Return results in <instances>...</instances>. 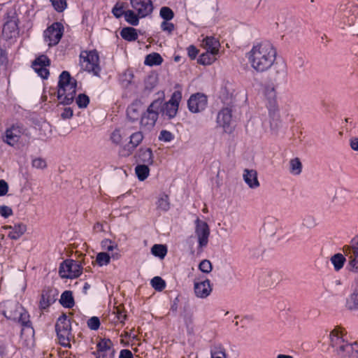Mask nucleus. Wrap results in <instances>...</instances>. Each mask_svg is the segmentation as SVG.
<instances>
[{
  "label": "nucleus",
  "mask_w": 358,
  "mask_h": 358,
  "mask_svg": "<svg viewBox=\"0 0 358 358\" xmlns=\"http://www.w3.org/2000/svg\"><path fill=\"white\" fill-rule=\"evenodd\" d=\"M277 50L268 41L254 44L246 54L251 67L257 73H264L270 69L276 59Z\"/></svg>",
  "instance_id": "f257e3e1"
},
{
  "label": "nucleus",
  "mask_w": 358,
  "mask_h": 358,
  "mask_svg": "<svg viewBox=\"0 0 358 358\" xmlns=\"http://www.w3.org/2000/svg\"><path fill=\"white\" fill-rule=\"evenodd\" d=\"M77 80L67 71H63L59 76L57 99L60 104L68 106L73 103L76 94Z\"/></svg>",
  "instance_id": "f03ea898"
},
{
  "label": "nucleus",
  "mask_w": 358,
  "mask_h": 358,
  "mask_svg": "<svg viewBox=\"0 0 358 358\" xmlns=\"http://www.w3.org/2000/svg\"><path fill=\"white\" fill-rule=\"evenodd\" d=\"M71 323L65 313L59 317L55 324V331L61 345L71 348L70 341L72 336Z\"/></svg>",
  "instance_id": "7ed1b4c3"
},
{
  "label": "nucleus",
  "mask_w": 358,
  "mask_h": 358,
  "mask_svg": "<svg viewBox=\"0 0 358 358\" xmlns=\"http://www.w3.org/2000/svg\"><path fill=\"white\" fill-rule=\"evenodd\" d=\"M194 222V233L198 241L197 253L201 255L203 249L208 245L210 230L208 223L199 218H197Z\"/></svg>",
  "instance_id": "20e7f679"
},
{
  "label": "nucleus",
  "mask_w": 358,
  "mask_h": 358,
  "mask_svg": "<svg viewBox=\"0 0 358 358\" xmlns=\"http://www.w3.org/2000/svg\"><path fill=\"white\" fill-rule=\"evenodd\" d=\"M83 271L81 264L73 259L63 261L59 268V274L62 278L73 279L79 277Z\"/></svg>",
  "instance_id": "39448f33"
},
{
  "label": "nucleus",
  "mask_w": 358,
  "mask_h": 358,
  "mask_svg": "<svg viewBox=\"0 0 358 358\" xmlns=\"http://www.w3.org/2000/svg\"><path fill=\"white\" fill-rule=\"evenodd\" d=\"M80 57L86 62L85 71L99 76L101 67L99 66V55L96 50L83 52Z\"/></svg>",
  "instance_id": "423d86ee"
},
{
  "label": "nucleus",
  "mask_w": 358,
  "mask_h": 358,
  "mask_svg": "<svg viewBox=\"0 0 358 358\" xmlns=\"http://www.w3.org/2000/svg\"><path fill=\"white\" fill-rule=\"evenodd\" d=\"M64 31V27L62 22H53L44 31V40L50 47L56 45L62 38Z\"/></svg>",
  "instance_id": "0eeeda50"
},
{
  "label": "nucleus",
  "mask_w": 358,
  "mask_h": 358,
  "mask_svg": "<svg viewBox=\"0 0 358 358\" xmlns=\"http://www.w3.org/2000/svg\"><path fill=\"white\" fill-rule=\"evenodd\" d=\"M25 131L26 129L22 124H13L6 129L2 135V141L7 145L14 147Z\"/></svg>",
  "instance_id": "6e6552de"
},
{
  "label": "nucleus",
  "mask_w": 358,
  "mask_h": 358,
  "mask_svg": "<svg viewBox=\"0 0 358 358\" xmlns=\"http://www.w3.org/2000/svg\"><path fill=\"white\" fill-rule=\"evenodd\" d=\"M92 354L95 358H115V350L113 342L108 338H99L96 350Z\"/></svg>",
  "instance_id": "1a4fd4ad"
},
{
  "label": "nucleus",
  "mask_w": 358,
  "mask_h": 358,
  "mask_svg": "<svg viewBox=\"0 0 358 358\" xmlns=\"http://www.w3.org/2000/svg\"><path fill=\"white\" fill-rule=\"evenodd\" d=\"M182 99V94L180 91H175L169 101L163 102L162 113L168 117L169 120L175 117L178 113L179 103Z\"/></svg>",
  "instance_id": "9d476101"
},
{
  "label": "nucleus",
  "mask_w": 358,
  "mask_h": 358,
  "mask_svg": "<svg viewBox=\"0 0 358 358\" xmlns=\"http://www.w3.org/2000/svg\"><path fill=\"white\" fill-rule=\"evenodd\" d=\"M207 104V96L199 92L192 94L187 101V107L189 111L194 113L203 111L206 108Z\"/></svg>",
  "instance_id": "9b49d317"
},
{
  "label": "nucleus",
  "mask_w": 358,
  "mask_h": 358,
  "mask_svg": "<svg viewBox=\"0 0 358 358\" xmlns=\"http://www.w3.org/2000/svg\"><path fill=\"white\" fill-rule=\"evenodd\" d=\"M58 292L56 289L50 287H45L43 289L39 301V308L41 310L47 309L51 304L57 300Z\"/></svg>",
  "instance_id": "f8f14e48"
},
{
  "label": "nucleus",
  "mask_w": 358,
  "mask_h": 358,
  "mask_svg": "<svg viewBox=\"0 0 358 358\" xmlns=\"http://www.w3.org/2000/svg\"><path fill=\"white\" fill-rule=\"evenodd\" d=\"M130 4L141 17L150 15L154 9L152 0H130Z\"/></svg>",
  "instance_id": "ddd939ff"
},
{
  "label": "nucleus",
  "mask_w": 358,
  "mask_h": 358,
  "mask_svg": "<svg viewBox=\"0 0 358 358\" xmlns=\"http://www.w3.org/2000/svg\"><path fill=\"white\" fill-rule=\"evenodd\" d=\"M232 110L229 107L222 108L217 114V123L220 127H222L226 133L231 134L233 131V128L231 127V122L232 118Z\"/></svg>",
  "instance_id": "4468645a"
},
{
  "label": "nucleus",
  "mask_w": 358,
  "mask_h": 358,
  "mask_svg": "<svg viewBox=\"0 0 358 358\" xmlns=\"http://www.w3.org/2000/svg\"><path fill=\"white\" fill-rule=\"evenodd\" d=\"M143 109V103L139 99L134 100L127 108V117L131 122L140 120Z\"/></svg>",
  "instance_id": "2eb2a0df"
},
{
  "label": "nucleus",
  "mask_w": 358,
  "mask_h": 358,
  "mask_svg": "<svg viewBox=\"0 0 358 358\" xmlns=\"http://www.w3.org/2000/svg\"><path fill=\"white\" fill-rule=\"evenodd\" d=\"M17 17L15 15L10 16L7 13L6 20L3 24L2 32L8 38H13L18 30Z\"/></svg>",
  "instance_id": "dca6fc26"
},
{
  "label": "nucleus",
  "mask_w": 358,
  "mask_h": 358,
  "mask_svg": "<svg viewBox=\"0 0 358 358\" xmlns=\"http://www.w3.org/2000/svg\"><path fill=\"white\" fill-rule=\"evenodd\" d=\"M266 96H268V103L266 104L267 108L268 110V115L271 119H272L273 121L275 120H278L279 119V113H278V104L275 99V92L274 90V88H272L267 94Z\"/></svg>",
  "instance_id": "f3484780"
},
{
  "label": "nucleus",
  "mask_w": 358,
  "mask_h": 358,
  "mask_svg": "<svg viewBox=\"0 0 358 358\" xmlns=\"http://www.w3.org/2000/svg\"><path fill=\"white\" fill-rule=\"evenodd\" d=\"M336 356L339 358H358V343L357 342L352 343L347 342V343L340 349Z\"/></svg>",
  "instance_id": "a211bd4d"
},
{
  "label": "nucleus",
  "mask_w": 358,
  "mask_h": 358,
  "mask_svg": "<svg viewBox=\"0 0 358 358\" xmlns=\"http://www.w3.org/2000/svg\"><path fill=\"white\" fill-rule=\"evenodd\" d=\"M272 66L271 80L275 84L279 85L286 77V65L284 63L274 62Z\"/></svg>",
  "instance_id": "6ab92c4d"
},
{
  "label": "nucleus",
  "mask_w": 358,
  "mask_h": 358,
  "mask_svg": "<svg viewBox=\"0 0 358 358\" xmlns=\"http://www.w3.org/2000/svg\"><path fill=\"white\" fill-rule=\"evenodd\" d=\"M195 295L201 299H205L210 295L212 292L210 281L208 279L199 282H194V286Z\"/></svg>",
  "instance_id": "aec40b11"
},
{
  "label": "nucleus",
  "mask_w": 358,
  "mask_h": 358,
  "mask_svg": "<svg viewBox=\"0 0 358 358\" xmlns=\"http://www.w3.org/2000/svg\"><path fill=\"white\" fill-rule=\"evenodd\" d=\"M330 344L329 345L334 349V353L336 355L338 352L340 351L344 345L347 343V341H345L342 336L340 335V333L336 329L333 330L330 333Z\"/></svg>",
  "instance_id": "412c9836"
},
{
  "label": "nucleus",
  "mask_w": 358,
  "mask_h": 358,
  "mask_svg": "<svg viewBox=\"0 0 358 358\" xmlns=\"http://www.w3.org/2000/svg\"><path fill=\"white\" fill-rule=\"evenodd\" d=\"M330 344L329 345L334 349V353L336 355L338 352L340 351L344 345L347 343V341H345L342 336L340 335V333L336 329L333 330L330 333Z\"/></svg>",
  "instance_id": "4be33fe9"
},
{
  "label": "nucleus",
  "mask_w": 358,
  "mask_h": 358,
  "mask_svg": "<svg viewBox=\"0 0 358 358\" xmlns=\"http://www.w3.org/2000/svg\"><path fill=\"white\" fill-rule=\"evenodd\" d=\"M159 117V113L156 112H150L146 110L141 115L140 119V124L142 127H148V129L153 127Z\"/></svg>",
  "instance_id": "5701e85b"
},
{
  "label": "nucleus",
  "mask_w": 358,
  "mask_h": 358,
  "mask_svg": "<svg viewBox=\"0 0 358 358\" xmlns=\"http://www.w3.org/2000/svg\"><path fill=\"white\" fill-rule=\"evenodd\" d=\"M136 158L137 162L143 163V164L152 165L154 162V156L151 148H140Z\"/></svg>",
  "instance_id": "b1692460"
},
{
  "label": "nucleus",
  "mask_w": 358,
  "mask_h": 358,
  "mask_svg": "<svg viewBox=\"0 0 358 358\" xmlns=\"http://www.w3.org/2000/svg\"><path fill=\"white\" fill-rule=\"evenodd\" d=\"M5 229H10L8 237L12 240L19 239L27 231V225L20 222L15 224L13 226L8 225Z\"/></svg>",
  "instance_id": "393cba45"
},
{
  "label": "nucleus",
  "mask_w": 358,
  "mask_h": 358,
  "mask_svg": "<svg viewBox=\"0 0 358 358\" xmlns=\"http://www.w3.org/2000/svg\"><path fill=\"white\" fill-rule=\"evenodd\" d=\"M243 178L245 183L250 188H257L259 186V182L257 179V171L255 170L245 169Z\"/></svg>",
  "instance_id": "a878e982"
},
{
  "label": "nucleus",
  "mask_w": 358,
  "mask_h": 358,
  "mask_svg": "<svg viewBox=\"0 0 358 358\" xmlns=\"http://www.w3.org/2000/svg\"><path fill=\"white\" fill-rule=\"evenodd\" d=\"M345 307L351 311L358 310V284H357L352 292L346 299Z\"/></svg>",
  "instance_id": "bb28decb"
},
{
  "label": "nucleus",
  "mask_w": 358,
  "mask_h": 358,
  "mask_svg": "<svg viewBox=\"0 0 358 358\" xmlns=\"http://www.w3.org/2000/svg\"><path fill=\"white\" fill-rule=\"evenodd\" d=\"M18 304L10 303L7 308L2 311V315L10 320L17 321L18 317Z\"/></svg>",
  "instance_id": "cd10ccee"
},
{
  "label": "nucleus",
  "mask_w": 358,
  "mask_h": 358,
  "mask_svg": "<svg viewBox=\"0 0 358 358\" xmlns=\"http://www.w3.org/2000/svg\"><path fill=\"white\" fill-rule=\"evenodd\" d=\"M206 51L210 52L212 54H217L219 51L220 43L213 36H207L203 41Z\"/></svg>",
  "instance_id": "c85d7f7f"
},
{
  "label": "nucleus",
  "mask_w": 358,
  "mask_h": 358,
  "mask_svg": "<svg viewBox=\"0 0 358 358\" xmlns=\"http://www.w3.org/2000/svg\"><path fill=\"white\" fill-rule=\"evenodd\" d=\"M157 208L164 212H167L171 208L169 196L165 192L159 194L156 201Z\"/></svg>",
  "instance_id": "c756f323"
},
{
  "label": "nucleus",
  "mask_w": 358,
  "mask_h": 358,
  "mask_svg": "<svg viewBox=\"0 0 358 358\" xmlns=\"http://www.w3.org/2000/svg\"><path fill=\"white\" fill-rule=\"evenodd\" d=\"M59 303L61 305L66 308H71L75 305L74 299L73 296V292L70 290L64 291L59 299Z\"/></svg>",
  "instance_id": "7c9ffc66"
},
{
  "label": "nucleus",
  "mask_w": 358,
  "mask_h": 358,
  "mask_svg": "<svg viewBox=\"0 0 358 358\" xmlns=\"http://www.w3.org/2000/svg\"><path fill=\"white\" fill-rule=\"evenodd\" d=\"M120 36L129 42L135 41L138 38L137 30L131 27H124L120 31Z\"/></svg>",
  "instance_id": "2f4dec72"
},
{
  "label": "nucleus",
  "mask_w": 358,
  "mask_h": 358,
  "mask_svg": "<svg viewBox=\"0 0 358 358\" xmlns=\"http://www.w3.org/2000/svg\"><path fill=\"white\" fill-rule=\"evenodd\" d=\"M163 62V58L157 52H152L145 57L144 64L147 66H158Z\"/></svg>",
  "instance_id": "473e14b6"
},
{
  "label": "nucleus",
  "mask_w": 358,
  "mask_h": 358,
  "mask_svg": "<svg viewBox=\"0 0 358 358\" xmlns=\"http://www.w3.org/2000/svg\"><path fill=\"white\" fill-rule=\"evenodd\" d=\"M124 17L125 21L132 26H137L139 23V18H142L138 13H136L132 10H126Z\"/></svg>",
  "instance_id": "72a5a7b5"
},
{
  "label": "nucleus",
  "mask_w": 358,
  "mask_h": 358,
  "mask_svg": "<svg viewBox=\"0 0 358 358\" xmlns=\"http://www.w3.org/2000/svg\"><path fill=\"white\" fill-rule=\"evenodd\" d=\"M167 247L165 245L155 244L151 248V253L160 259H163L167 254Z\"/></svg>",
  "instance_id": "f704fd0d"
},
{
  "label": "nucleus",
  "mask_w": 358,
  "mask_h": 358,
  "mask_svg": "<svg viewBox=\"0 0 358 358\" xmlns=\"http://www.w3.org/2000/svg\"><path fill=\"white\" fill-rule=\"evenodd\" d=\"M345 261V257L341 253L335 254L331 257V262L336 271H340L343 267Z\"/></svg>",
  "instance_id": "c9c22d12"
},
{
  "label": "nucleus",
  "mask_w": 358,
  "mask_h": 358,
  "mask_svg": "<svg viewBox=\"0 0 358 358\" xmlns=\"http://www.w3.org/2000/svg\"><path fill=\"white\" fill-rule=\"evenodd\" d=\"M149 165L138 164L135 168V172L140 181L145 180L149 176L150 169Z\"/></svg>",
  "instance_id": "e433bc0d"
},
{
  "label": "nucleus",
  "mask_w": 358,
  "mask_h": 358,
  "mask_svg": "<svg viewBox=\"0 0 358 358\" xmlns=\"http://www.w3.org/2000/svg\"><path fill=\"white\" fill-rule=\"evenodd\" d=\"M216 54H212L210 52L206 51L202 53L198 58L197 62L202 65H210L215 60Z\"/></svg>",
  "instance_id": "4c0bfd02"
},
{
  "label": "nucleus",
  "mask_w": 358,
  "mask_h": 358,
  "mask_svg": "<svg viewBox=\"0 0 358 358\" xmlns=\"http://www.w3.org/2000/svg\"><path fill=\"white\" fill-rule=\"evenodd\" d=\"M289 171L292 174L298 176L302 171V164L298 157L292 159L289 162Z\"/></svg>",
  "instance_id": "58836bf2"
},
{
  "label": "nucleus",
  "mask_w": 358,
  "mask_h": 358,
  "mask_svg": "<svg viewBox=\"0 0 358 358\" xmlns=\"http://www.w3.org/2000/svg\"><path fill=\"white\" fill-rule=\"evenodd\" d=\"M343 251L345 255L352 254L354 256L358 257V236L352 239L350 245L344 246Z\"/></svg>",
  "instance_id": "ea45409f"
},
{
  "label": "nucleus",
  "mask_w": 358,
  "mask_h": 358,
  "mask_svg": "<svg viewBox=\"0 0 358 358\" xmlns=\"http://www.w3.org/2000/svg\"><path fill=\"white\" fill-rule=\"evenodd\" d=\"M136 148L134 147L130 142L126 145L121 146L118 151V155L121 157H127L130 156Z\"/></svg>",
  "instance_id": "a19ab883"
},
{
  "label": "nucleus",
  "mask_w": 358,
  "mask_h": 358,
  "mask_svg": "<svg viewBox=\"0 0 358 358\" xmlns=\"http://www.w3.org/2000/svg\"><path fill=\"white\" fill-rule=\"evenodd\" d=\"M51 64L50 59L45 55L37 57L31 64V66H49Z\"/></svg>",
  "instance_id": "79ce46f5"
},
{
  "label": "nucleus",
  "mask_w": 358,
  "mask_h": 358,
  "mask_svg": "<svg viewBox=\"0 0 358 358\" xmlns=\"http://www.w3.org/2000/svg\"><path fill=\"white\" fill-rule=\"evenodd\" d=\"M164 98H158L154 100L147 108V110L150 112H156L159 114L162 113V108H163Z\"/></svg>",
  "instance_id": "37998d69"
},
{
  "label": "nucleus",
  "mask_w": 358,
  "mask_h": 358,
  "mask_svg": "<svg viewBox=\"0 0 358 358\" xmlns=\"http://www.w3.org/2000/svg\"><path fill=\"white\" fill-rule=\"evenodd\" d=\"M152 287L159 292L162 291L166 287V282L159 276H155L151 280Z\"/></svg>",
  "instance_id": "c03bdc74"
},
{
  "label": "nucleus",
  "mask_w": 358,
  "mask_h": 358,
  "mask_svg": "<svg viewBox=\"0 0 358 358\" xmlns=\"http://www.w3.org/2000/svg\"><path fill=\"white\" fill-rule=\"evenodd\" d=\"M17 320L24 327H31V322L29 320V315L27 311L19 312Z\"/></svg>",
  "instance_id": "a18cd8bd"
},
{
  "label": "nucleus",
  "mask_w": 358,
  "mask_h": 358,
  "mask_svg": "<svg viewBox=\"0 0 358 358\" xmlns=\"http://www.w3.org/2000/svg\"><path fill=\"white\" fill-rule=\"evenodd\" d=\"M159 15L164 21H170L174 17V13L169 7L163 6L160 9Z\"/></svg>",
  "instance_id": "49530a36"
},
{
  "label": "nucleus",
  "mask_w": 358,
  "mask_h": 358,
  "mask_svg": "<svg viewBox=\"0 0 358 358\" xmlns=\"http://www.w3.org/2000/svg\"><path fill=\"white\" fill-rule=\"evenodd\" d=\"M110 257L106 252H99L96 255V262L100 266L108 265L110 263Z\"/></svg>",
  "instance_id": "de8ad7c7"
},
{
  "label": "nucleus",
  "mask_w": 358,
  "mask_h": 358,
  "mask_svg": "<svg viewBox=\"0 0 358 358\" xmlns=\"http://www.w3.org/2000/svg\"><path fill=\"white\" fill-rule=\"evenodd\" d=\"M76 104L80 108H85L90 103V98L85 94H80L76 99Z\"/></svg>",
  "instance_id": "09e8293b"
},
{
  "label": "nucleus",
  "mask_w": 358,
  "mask_h": 358,
  "mask_svg": "<svg viewBox=\"0 0 358 358\" xmlns=\"http://www.w3.org/2000/svg\"><path fill=\"white\" fill-rule=\"evenodd\" d=\"M143 138H144V136L141 131H136V132L131 134V135L130 136L129 142L134 147L137 148L143 141Z\"/></svg>",
  "instance_id": "8fccbe9b"
},
{
  "label": "nucleus",
  "mask_w": 358,
  "mask_h": 358,
  "mask_svg": "<svg viewBox=\"0 0 358 358\" xmlns=\"http://www.w3.org/2000/svg\"><path fill=\"white\" fill-rule=\"evenodd\" d=\"M157 79L155 76H149L145 80V90L151 92L157 85Z\"/></svg>",
  "instance_id": "3c124183"
},
{
  "label": "nucleus",
  "mask_w": 358,
  "mask_h": 358,
  "mask_svg": "<svg viewBox=\"0 0 358 358\" xmlns=\"http://www.w3.org/2000/svg\"><path fill=\"white\" fill-rule=\"evenodd\" d=\"M54 9L58 13L63 12L67 7L66 0H50Z\"/></svg>",
  "instance_id": "603ef678"
},
{
  "label": "nucleus",
  "mask_w": 358,
  "mask_h": 358,
  "mask_svg": "<svg viewBox=\"0 0 358 358\" xmlns=\"http://www.w3.org/2000/svg\"><path fill=\"white\" fill-rule=\"evenodd\" d=\"M48 66H32L35 72L43 79H48L50 71L47 69Z\"/></svg>",
  "instance_id": "864d4df0"
},
{
  "label": "nucleus",
  "mask_w": 358,
  "mask_h": 358,
  "mask_svg": "<svg viewBox=\"0 0 358 358\" xmlns=\"http://www.w3.org/2000/svg\"><path fill=\"white\" fill-rule=\"evenodd\" d=\"M349 256V267L350 271L358 273V257L354 256L352 254H348Z\"/></svg>",
  "instance_id": "5fc2aeb1"
},
{
  "label": "nucleus",
  "mask_w": 358,
  "mask_h": 358,
  "mask_svg": "<svg viewBox=\"0 0 358 358\" xmlns=\"http://www.w3.org/2000/svg\"><path fill=\"white\" fill-rule=\"evenodd\" d=\"M212 264L211 262L208 259H203L202 260L199 265V269L205 273H208L212 271Z\"/></svg>",
  "instance_id": "6e6d98bb"
},
{
  "label": "nucleus",
  "mask_w": 358,
  "mask_h": 358,
  "mask_svg": "<svg viewBox=\"0 0 358 358\" xmlns=\"http://www.w3.org/2000/svg\"><path fill=\"white\" fill-rule=\"evenodd\" d=\"M87 327L91 330H94V331H96V330L99 329V328L100 327V324H101L99 318L98 317H96V316L90 317L87 320Z\"/></svg>",
  "instance_id": "4d7b16f0"
},
{
  "label": "nucleus",
  "mask_w": 358,
  "mask_h": 358,
  "mask_svg": "<svg viewBox=\"0 0 358 358\" xmlns=\"http://www.w3.org/2000/svg\"><path fill=\"white\" fill-rule=\"evenodd\" d=\"M159 140L164 142H170L174 138L173 134L167 130H162L159 136Z\"/></svg>",
  "instance_id": "13d9d810"
},
{
  "label": "nucleus",
  "mask_w": 358,
  "mask_h": 358,
  "mask_svg": "<svg viewBox=\"0 0 358 358\" xmlns=\"http://www.w3.org/2000/svg\"><path fill=\"white\" fill-rule=\"evenodd\" d=\"M101 247L108 251H113L117 248V245L110 239H104L101 241Z\"/></svg>",
  "instance_id": "bf43d9fd"
},
{
  "label": "nucleus",
  "mask_w": 358,
  "mask_h": 358,
  "mask_svg": "<svg viewBox=\"0 0 358 358\" xmlns=\"http://www.w3.org/2000/svg\"><path fill=\"white\" fill-rule=\"evenodd\" d=\"M211 358H227L224 348H215L213 351H211Z\"/></svg>",
  "instance_id": "052dcab7"
},
{
  "label": "nucleus",
  "mask_w": 358,
  "mask_h": 358,
  "mask_svg": "<svg viewBox=\"0 0 358 358\" xmlns=\"http://www.w3.org/2000/svg\"><path fill=\"white\" fill-rule=\"evenodd\" d=\"M187 244L188 245V247H189V255L192 257H198L201 255L197 253V248L196 250L194 249V242L192 237H189L187 239Z\"/></svg>",
  "instance_id": "680f3d73"
},
{
  "label": "nucleus",
  "mask_w": 358,
  "mask_h": 358,
  "mask_svg": "<svg viewBox=\"0 0 358 358\" xmlns=\"http://www.w3.org/2000/svg\"><path fill=\"white\" fill-rule=\"evenodd\" d=\"M122 135L120 134V130L119 129H115L111 134L110 140L113 143L116 145H118L122 141Z\"/></svg>",
  "instance_id": "e2e57ef3"
},
{
  "label": "nucleus",
  "mask_w": 358,
  "mask_h": 358,
  "mask_svg": "<svg viewBox=\"0 0 358 358\" xmlns=\"http://www.w3.org/2000/svg\"><path fill=\"white\" fill-rule=\"evenodd\" d=\"M125 10L123 9L122 6H118L116 4L112 9V13L116 18H120L122 16H124Z\"/></svg>",
  "instance_id": "0e129e2a"
},
{
  "label": "nucleus",
  "mask_w": 358,
  "mask_h": 358,
  "mask_svg": "<svg viewBox=\"0 0 358 358\" xmlns=\"http://www.w3.org/2000/svg\"><path fill=\"white\" fill-rule=\"evenodd\" d=\"M32 166L36 169H43L47 166V164L45 159L38 157L32 160Z\"/></svg>",
  "instance_id": "69168bd1"
},
{
  "label": "nucleus",
  "mask_w": 358,
  "mask_h": 358,
  "mask_svg": "<svg viewBox=\"0 0 358 358\" xmlns=\"http://www.w3.org/2000/svg\"><path fill=\"white\" fill-rule=\"evenodd\" d=\"M161 29L164 31H167L169 34H171L175 29V25L172 22L169 21H163L161 24Z\"/></svg>",
  "instance_id": "338daca9"
},
{
  "label": "nucleus",
  "mask_w": 358,
  "mask_h": 358,
  "mask_svg": "<svg viewBox=\"0 0 358 358\" xmlns=\"http://www.w3.org/2000/svg\"><path fill=\"white\" fill-rule=\"evenodd\" d=\"M187 55L191 59H195L198 53L199 50L194 45H190L187 48Z\"/></svg>",
  "instance_id": "774afa93"
}]
</instances>
